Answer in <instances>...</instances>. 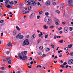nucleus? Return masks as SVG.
<instances>
[{
    "label": "nucleus",
    "instance_id": "1",
    "mask_svg": "<svg viewBox=\"0 0 73 73\" xmlns=\"http://www.w3.org/2000/svg\"><path fill=\"white\" fill-rule=\"evenodd\" d=\"M27 51H24L22 52L21 53L19 54L18 56L20 59H21L23 60H25L27 59V56H25L26 54H27Z\"/></svg>",
    "mask_w": 73,
    "mask_h": 73
},
{
    "label": "nucleus",
    "instance_id": "2",
    "mask_svg": "<svg viewBox=\"0 0 73 73\" xmlns=\"http://www.w3.org/2000/svg\"><path fill=\"white\" fill-rule=\"evenodd\" d=\"M23 46L24 45H29V42H28V39H26L25 40L23 43Z\"/></svg>",
    "mask_w": 73,
    "mask_h": 73
},
{
    "label": "nucleus",
    "instance_id": "3",
    "mask_svg": "<svg viewBox=\"0 0 73 73\" xmlns=\"http://www.w3.org/2000/svg\"><path fill=\"white\" fill-rule=\"evenodd\" d=\"M35 16V13H32L29 16V18L30 19H33L34 17Z\"/></svg>",
    "mask_w": 73,
    "mask_h": 73
},
{
    "label": "nucleus",
    "instance_id": "4",
    "mask_svg": "<svg viewBox=\"0 0 73 73\" xmlns=\"http://www.w3.org/2000/svg\"><path fill=\"white\" fill-rule=\"evenodd\" d=\"M50 17L48 16L46 17L44 19V21L46 23H47V22H48V21L49 20Z\"/></svg>",
    "mask_w": 73,
    "mask_h": 73
},
{
    "label": "nucleus",
    "instance_id": "5",
    "mask_svg": "<svg viewBox=\"0 0 73 73\" xmlns=\"http://www.w3.org/2000/svg\"><path fill=\"white\" fill-rule=\"evenodd\" d=\"M64 33H68V27H65L64 29Z\"/></svg>",
    "mask_w": 73,
    "mask_h": 73
},
{
    "label": "nucleus",
    "instance_id": "6",
    "mask_svg": "<svg viewBox=\"0 0 73 73\" xmlns=\"http://www.w3.org/2000/svg\"><path fill=\"white\" fill-rule=\"evenodd\" d=\"M68 64L69 65H72V64H73V60L72 59L68 61Z\"/></svg>",
    "mask_w": 73,
    "mask_h": 73
},
{
    "label": "nucleus",
    "instance_id": "7",
    "mask_svg": "<svg viewBox=\"0 0 73 73\" xmlns=\"http://www.w3.org/2000/svg\"><path fill=\"white\" fill-rule=\"evenodd\" d=\"M5 5H9L10 3V1H9L8 0H6L5 2Z\"/></svg>",
    "mask_w": 73,
    "mask_h": 73
},
{
    "label": "nucleus",
    "instance_id": "8",
    "mask_svg": "<svg viewBox=\"0 0 73 73\" xmlns=\"http://www.w3.org/2000/svg\"><path fill=\"white\" fill-rule=\"evenodd\" d=\"M34 0H31V1L29 2V3L27 4L28 5H32L33 4Z\"/></svg>",
    "mask_w": 73,
    "mask_h": 73
},
{
    "label": "nucleus",
    "instance_id": "9",
    "mask_svg": "<svg viewBox=\"0 0 73 73\" xmlns=\"http://www.w3.org/2000/svg\"><path fill=\"white\" fill-rule=\"evenodd\" d=\"M46 5L48 6V5H50V1H47L46 3Z\"/></svg>",
    "mask_w": 73,
    "mask_h": 73
},
{
    "label": "nucleus",
    "instance_id": "10",
    "mask_svg": "<svg viewBox=\"0 0 73 73\" xmlns=\"http://www.w3.org/2000/svg\"><path fill=\"white\" fill-rule=\"evenodd\" d=\"M47 24H48V25H50V24H51L52 23V21L51 20H49Z\"/></svg>",
    "mask_w": 73,
    "mask_h": 73
},
{
    "label": "nucleus",
    "instance_id": "11",
    "mask_svg": "<svg viewBox=\"0 0 73 73\" xmlns=\"http://www.w3.org/2000/svg\"><path fill=\"white\" fill-rule=\"evenodd\" d=\"M43 28H44V29H47L48 28V26H47L46 25H45L43 26Z\"/></svg>",
    "mask_w": 73,
    "mask_h": 73
},
{
    "label": "nucleus",
    "instance_id": "12",
    "mask_svg": "<svg viewBox=\"0 0 73 73\" xmlns=\"http://www.w3.org/2000/svg\"><path fill=\"white\" fill-rule=\"evenodd\" d=\"M73 2V0H69L68 1V3L69 4H72Z\"/></svg>",
    "mask_w": 73,
    "mask_h": 73
},
{
    "label": "nucleus",
    "instance_id": "13",
    "mask_svg": "<svg viewBox=\"0 0 73 73\" xmlns=\"http://www.w3.org/2000/svg\"><path fill=\"white\" fill-rule=\"evenodd\" d=\"M12 45V42H9L7 44V46H11Z\"/></svg>",
    "mask_w": 73,
    "mask_h": 73
},
{
    "label": "nucleus",
    "instance_id": "14",
    "mask_svg": "<svg viewBox=\"0 0 73 73\" xmlns=\"http://www.w3.org/2000/svg\"><path fill=\"white\" fill-rule=\"evenodd\" d=\"M20 35H21V33H20L18 34V35L16 36V38H19Z\"/></svg>",
    "mask_w": 73,
    "mask_h": 73
},
{
    "label": "nucleus",
    "instance_id": "15",
    "mask_svg": "<svg viewBox=\"0 0 73 73\" xmlns=\"http://www.w3.org/2000/svg\"><path fill=\"white\" fill-rule=\"evenodd\" d=\"M13 35H14V36H15V35H16V31H13Z\"/></svg>",
    "mask_w": 73,
    "mask_h": 73
},
{
    "label": "nucleus",
    "instance_id": "16",
    "mask_svg": "<svg viewBox=\"0 0 73 73\" xmlns=\"http://www.w3.org/2000/svg\"><path fill=\"white\" fill-rule=\"evenodd\" d=\"M8 63L9 65L11 64L12 63V60H9L8 61Z\"/></svg>",
    "mask_w": 73,
    "mask_h": 73
},
{
    "label": "nucleus",
    "instance_id": "17",
    "mask_svg": "<svg viewBox=\"0 0 73 73\" xmlns=\"http://www.w3.org/2000/svg\"><path fill=\"white\" fill-rule=\"evenodd\" d=\"M40 34H39L38 35V36L39 37H42V33L41 32H40Z\"/></svg>",
    "mask_w": 73,
    "mask_h": 73
},
{
    "label": "nucleus",
    "instance_id": "18",
    "mask_svg": "<svg viewBox=\"0 0 73 73\" xmlns=\"http://www.w3.org/2000/svg\"><path fill=\"white\" fill-rule=\"evenodd\" d=\"M55 21L56 23L57 22L59 23V22H60V20L58 19H56L55 20Z\"/></svg>",
    "mask_w": 73,
    "mask_h": 73
},
{
    "label": "nucleus",
    "instance_id": "19",
    "mask_svg": "<svg viewBox=\"0 0 73 73\" xmlns=\"http://www.w3.org/2000/svg\"><path fill=\"white\" fill-rule=\"evenodd\" d=\"M36 37V35L35 34H33L31 37L32 38H35Z\"/></svg>",
    "mask_w": 73,
    "mask_h": 73
},
{
    "label": "nucleus",
    "instance_id": "20",
    "mask_svg": "<svg viewBox=\"0 0 73 73\" xmlns=\"http://www.w3.org/2000/svg\"><path fill=\"white\" fill-rule=\"evenodd\" d=\"M23 37H24V36L21 35V34H20V35L19 36L20 39H23Z\"/></svg>",
    "mask_w": 73,
    "mask_h": 73
},
{
    "label": "nucleus",
    "instance_id": "21",
    "mask_svg": "<svg viewBox=\"0 0 73 73\" xmlns=\"http://www.w3.org/2000/svg\"><path fill=\"white\" fill-rule=\"evenodd\" d=\"M33 5H36V4H37V2L34 1L33 2Z\"/></svg>",
    "mask_w": 73,
    "mask_h": 73
},
{
    "label": "nucleus",
    "instance_id": "22",
    "mask_svg": "<svg viewBox=\"0 0 73 73\" xmlns=\"http://www.w3.org/2000/svg\"><path fill=\"white\" fill-rule=\"evenodd\" d=\"M43 46H40L39 48V49H40V50H42V49H43Z\"/></svg>",
    "mask_w": 73,
    "mask_h": 73
},
{
    "label": "nucleus",
    "instance_id": "23",
    "mask_svg": "<svg viewBox=\"0 0 73 73\" xmlns=\"http://www.w3.org/2000/svg\"><path fill=\"white\" fill-rule=\"evenodd\" d=\"M13 4H14V2H13V1L11 2L10 3L11 5H13Z\"/></svg>",
    "mask_w": 73,
    "mask_h": 73
},
{
    "label": "nucleus",
    "instance_id": "24",
    "mask_svg": "<svg viewBox=\"0 0 73 73\" xmlns=\"http://www.w3.org/2000/svg\"><path fill=\"white\" fill-rule=\"evenodd\" d=\"M37 53L38 54L40 55V56H41V55H42V53H41V52H38Z\"/></svg>",
    "mask_w": 73,
    "mask_h": 73
},
{
    "label": "nucleus",
    "instance_id": "25",
    "mask_svg": "<svg viewBox=\"0 0 73 73\" xmlns=\"http://www.w3.org/2000/svg\"><path fill=\"white\" fill-rule=\"evenodd\" d=\"M16 29H17V30H18V31H20V29L19 27L18 26H17L16 27Z\"/></svg>",
    "mask_w": 73,
    "mask_h": 73
},
{
    "label": "nucleus",
    "instance_id": "26",
    "mask_svg": "<svg viewBox=\"0 0 73 73\" xmlns=\"http://www.w3.org/2000/svg\"><path fill=\"white\" fill-rule=\"evenodd\" d=\"M63 40H60V41H58V42H60V43H62L63 42Z\"/></svg>",
    "mask_w": 73,
    "mask_h": 73
},
{
    "label": "nucleus",
    "instance_id": "27",
    "mask_svg": "<svg viewBox=\"0 0 73 73\" xmlns=\"http://www.w3.org/2000/svg\"><path fill=\"white\" fill-rule=\"evenodd\" d=\"M6 5V7H7V8H11V5Z\"/></svg>",
    "mask_w": 73,
    "mask_h": 73
},
{
    "label": "nucleus",
    "instance_id": "28",
    "mask_svg": "<svg viewBox=\"0 0 73 73\" xmlns=\"http://www.w3.org/2000/svg\"><path fill=\"white\" fill-rule=\"evenodd\" d=\"M72 46V45L70 44L68 46V48H70Z\"/></svg>",
    "mask_w": 73,
    "mask_h": 73
},
{
    "label": "nucleus",
    "instance_id": "29",
    "mask_svg": "<svg viewBox=\"0 0 73 73\" xmlns=\"http://www.w3.org/2000/svg\"><path fill=\"white\" fill-rule=\"evenodd\" d=\"M49 50H50V48H47L46 49V52H49Z\"/></svg>",
    "mask_w": 73,
    "mask_h": 73
},
{
    "label": "nucleus",
    "instance_id": "30",
    "mask_svg": "<svg viewBox=\"0 0 73 73\" xmlns=\"http://www.w3.org/2000/svg\"><path fill=\"white\" fill-rule=\"evenodd\" d=\"M70 31H72L73 30V27H70Z\"/></svg>",
    "mask_w": 73,
    "mask_h": 73
},
{
    "label": "nucleus",
    "instance_id": "31",
    "mask_svg": "<svg viewBox=\"0 0 73 73\" xmlns=\"http://www.w3.org/2000/svg\"><path fill=\"white\" fill-rule=\"evenodd\" d=\"M31 9H32V7H31L30 6L28 8V11H30V10H31Z\"/></svg>",
    "mask_w": 73,
    "mask_h": 73
},
{
    "label": "nucleus",
    "instance_id": "32",
    "mask_svg": "<svg viewBox=\"0 0 73 73\" xmlns=\"http://www.w3.org/2000/svg\"><path fill=\"white\" fill-rule=\"evenodd\" d=\"M42 13H43V11H41L39 13V15H41V14H42Z\"/></svg>",
    "mask_w": 73,
    "mask_h": 73
},
{
    "label": "nucleus",
    "instance_id": "33",
    "mask_svg": "<svg viewBox=\"0 0 73 73\" xmlns=\"http://www.w3.org/2000/svg\"><path fill=\"white\" fill-rule=\"evenodd\" d=\"M48 35H45L44 36V37L45 38H48Z\"/></svg>",
    "mask_w": 73,
    "mask_h": 73
},
{
    "label": "nucleus",
    "instance_id": "34",
    "mask_svg": "<svg viewBox=\"0 0 73 73\" xmlns=\"http://www.w3.org/2000/svg\"><path fill=\"white\" fill-rule=\"evenodd\" d=\"M45 15L46 16H48L49 15V13L48 12H46L45 13Z\"/></svg>",
    "mask_w": 73,
    "mask_h": 73
},
{
    "label": "nucleus",
    "instance_id": "35",
    "mask_svg": "<svg viewBox=\"0 0 73 73\" xmlns=\"http://www.w3.org/2000/svg\"><path fill=\"white\" fill-rule=\"evenodd\" d=\"M29 2V0H26V3H28Z\"/></svg>",
    "mask_w": 73,
    "mask_h": 73
},
{
    "label": "nucleus",
    "instance_id": "36",
    "mask_svg": "<svg viewBox=\"0 0 73 73\" xmlns=\"http://www.w3.org/2000/svg\"><path fill=\"white\" fill-rule=\"evenodd\" d=\"M57 36H56V35L54 36V39H56V38H57Z\"/></svg>",
    "mask_w": 73,
    "mask_h": 73
},
{
    "label": "nucleus",
    "instance_id": "37",
    "mask_svg": "<svg viewBox=\"0 0 73 73\" xmlns=\"http://www.w3.org/2000/svg\"><path fill=\"white\" fill-rule=\"evenodd\" d=\"M56 12L57 13H58V14H59V13H60V11L58 10H56Z\"/></svg>",
    "mask_w": 73,
    "mask_h": 73
},
{
    "label": "nucleus",
    "instance_id": "38",
    "mask_svg": "<svg viewBox=\"0 0 73 73\" xmlns=\"http://www.w3.org/2000/svg\"><path fill=\"white\" fill-rule=\"evenodd\" d=\"M10 52L9 51H8L6 52V54H9Z\"/></svg>",
    "mask_w": 73,
    "mask_h": 73
},
{
    "label": "nucleus",
    "instance_id": "39",
    "mask_svg": "<svg viewBox=\"0 0 73 73\" xmlns=\"http://www.w3.org/2000/svg\"><path fill=\"white\" fill-rule=\"evenodd\" d=\"M59 22H56L55 24L56 25H59V23H58Z\"/></svg>",
    "mask_w": 73,
    "mask_h": 73
},
{
    "label": "nucleus",
    "instance_id": "40",
    "mask_svg": "<svg viewBox=\"0 0 73 73\" xmlns=\"http://www.w3.org/2000/svg\"><path fill=\"white\" fill-rule=\"evenodd\" d=\"M62 29V27H60V28H58V31H60V30H61Z\"/></svg>",
    "mask_w": 73,
    "mask_h": 73
},
{
    "label": "nucleus",
    "instance_id": "41",
    "mask_svg": "<svg viewBox=\"0 0 73 73\" xmlns=\"http://www.w3.org/2000/svg\"><path fill=\"white\" fill-rule=\"evenodd\" d=\"M45 54H43L42 56V58H43V57H45Z\"/></svg>",
    "mask_w": 73,
    "mask_h": 73
},
{
    "label": "nucleus",
    "instance_id": "42",
    "mask_svg": "<svg viewBox=\"0 0 73 73\" xmlns=\"http://www.w3.org/2000/svg\"><path fill=\"white\" fill-rule=\"evenodd\" d=\"M1 69L2 70H4V67H1Z\"/></svg>",
    "mask_w": 73,
    "mask_h": 73
},
{
    "label": "nucleus",
    "instance_id": "43",
    "mask_svg": "<svg viewBox=\"0 0 73 73\" xmlns=\"http://www.w3.org/2000/svg\"><path fill=\"white\" fill-rule=\"evenodd\" d=\"M54 27V26H51L50 27V28H51V29H52V28H53Z\"/></svg>",
    "mask_w": 73,
    "mask_h": 73
},
{
    "label": "nucleus",
    "instance_id": "44",
    "mask_svg": "<svg viewBox=\"0 0 73 73\" xmlns=\"http://www.w3.org/2000/svg\"><path fill=\"white\" fill-rule=\"evenodd\" d=\"M61 68H64V66L63 65H60Z\"/></svg>",
    "mask_w": 73,
    "mask_h": 73
},
{
    "label": "nucleus",
    "instance_id": "45",
    "mask_svg": "<svg viewBox=\"0 0 73 73\" xmlns=\"http://www.w3.org/2000/svg\"><path fill=\"white\" fill-rule=\"evenodd\" d=\"M65 50H68V47H66L64 48Z\"/></svg>",
    "mask_w": 73,
    "mask_h": 73
},
{
    "label": "nucleus",
    "instance_id": "46",
    "mask_svg": "<svg viewBox=\"0 0 73 73\" xmlns=\"http://www.w3.org/2000/svg\"><path fill=\"white\" fill-rule=\"evenodd\" d=\"M63 65L64 66L65 65H67V63H66V62H65L64 63Z\"/></svg>",
    "mask_w": 73,
    "mask_h": 73
},
{
    "label": "nucleus",
    "instance_id": "47",
    "mask_svg": "<svg viewBox=\"0 0 73 73\" xmlns=\"http://www.w3.org/2000/svg\"><path fill=\"white\" fill-rule=\"evenodd\" d=\"M4 22V20H2L0 21V23H3Z\"/></svg>",
    "mask_w": 73,
    "mask_h": 73
},
{
    "label": "nucleus",
    "instance_id": "48",
    "mask_svg": "<svg viewBox=\"0 0 73 73\" xmlns=\"http://www.w3.org/2000/svg\"><path fill=\"white\" fill-rule=\"evenodd\" d=\"M23 14H25L26 13V11H23Z\"/></svg>",
    "mask_w": 73,
    "mask_h": 73
},
{
    "label": "nucleus",
    "instance_id": "49",
    "mask_svg": "<svg viewBox=\"0 0 73 73\" xmlns=\"http://www.w3.org/2000/svg\"><path fill=\"white\" fill-rule=\"evenodd\" d=\"M40 16H37V19H40Z\"/></svg>",
    "mask_w": 73,
    "mask_h": 73
},
{
    "label": "nucleus",
    "instance_id": "50",
    "mask_svg": "<svg viewBox=\"0 0 73 73\" xmlns=\"http://www.w3.org/2000/svg\"><path fill=\"white\" fill-rule=\"evenodd\" d=\"M70 54H71V56H73V52H71Z\"/></svg>",
    "mask_w": 73,
    "mask_h": 73
},
{
    "label": "nucleus",
    "instance_id": "51",
    "mask_svg": "<svg viewBox=\"0 0 73 73\" xmlns=\"http://www.w3.org/2000/svg\"><path fill=\"white\" fill-rule=\"evenodd\" d=\"M39 68H41V65H39V66L38 65L37 66L36 68H37L39 67Z\"/></svg>",
    "mask_w": 73,
    "mask_h": 73
},
{
    "label": "nucleus",
    "instance_id": "52",
    "mask_svg": "<svg viewBox=\"0 0 73 73\" xmlns=\"http://www.w3.org/2000/svg\"><path fill=\"white\" fill-rule=\"evenodd\" d=\"M40 41H41V39H38V43H39Z\"/></svg>",
    "mask_w": 73,
    "mask_h": 73
},
{
    "label": "nucleus",
    "instance_id": "53",
    "mask_svg": "<svg viewBox=\"0 0 73 73\" xmlns=\"http://www.w3.org/2000/svg\"><path fill=\"white\" fill-rule=\"evenodd\" d=\"M4 24H5V23H3L1 24V26H3V25H4Z\"/></svg>",
    "mask_w": 73,
    "mask_h": 73
},
{
    "label": "nucleus",
    "instance_id": "54",
    "mask_svg": "<svg viewBox=\"0 0 73 73\" xmlns=\"http://www.w3.org/2000/svg\"><path fill=\"white\" fill-rule=\"evenodd\" d=\"M51 46H52V47L53 49L54 48V45L52 44L51 45Z\"/></svg>",
    "mask_w": 73,
    "mask_h": 73
},
{
    "label": "nucleus",
    "instance_id": "55",
    "mask_svg": "<svg viewBox=\"0 0 73 73\" xmlns=\"http://www.w3.org/2000/svg\"><path fill=\"white\" fill-rule=\"evenodd\" d=\"M3 33H1V36L2 37L3 36Z\"/></svg>",
    "mask_w": 73,
    "mask_h": 73
},
{
    "label": "nucleus",
    "instance_id": "56",
    "mask_svg": "<svg viewBox=\"0 0 73 73\" xmlns=\"http://www.w3.org/2000/svg\"><path fill=\"white\" fill-rule=\"evenodd\" d=\"M7 61H8L10 59V58H7Z\"/></svg>",
    "mask_w": 73,
    "mask_h": 73
},
{
    "label": "nucleus",
    "instance_id": "57",
    "mask_svg": "<svg viewBox=\"0 0 73 73\" xmlns=\"http://www.w3.org/2000/svg\"><path fill=\"white\" fill-rule=\"evenodd\" d=\"M26 37H27V38H29V36L28 35H27L26 36Z\"/></svg>",
    "mask_w": 73,
    "mask_h": 73
},
{
    "label": "nucleus",
    "instance_id": "58",
    "mask_svg": "<svg viewBox=\"0 0 73 73\" xmlns=\"http://www.w3.org/2000/svg\"><path fill=\"white\" fill-rule=\"evenodd\" d=\"M26 13H29V11H25Z\"/></svg>",
    "mask_w": 73,
    "mask_h": 73
},
{
    "label": "nucleus",
    "instance_id": "59",
    "mask_svg": "<svg viewBox=\"0 0 73 73\" xmlns=\"http://www.w3.org/2000/svg\"><path fill=\"white\" fill-rule=\"evenodd\" d=\"M53 5H56V3L55 2H54L52 3Z\"/></svg>",
    "mask_w": 73,
    "mask_h": 73
},
{
    "label": "nucleus",
    "instance_id": "60",
    "mask_svg": "<svg viewBox=\"0 0 73 73\" xmlns=\"http://www.w3.org/2000/svg\"><path fill=\"white\" fill-rule=\"evenodd\" d=\"M3 72H4L3 71H0V73H3Z\"/></svg>",
    "mask_w": 73,
    "mask_h": 73
},
{
    "label": "nucleus",
    "instance_id": "61",
    "mask_svg": "<svg viewBox=\"0 0 73 73\" xmlns=\"http://www.w3.org/2000/svg\"><path fill=\"white\" fill-rule=\"evenodd\" d=\"M33 61H32L30 62V64L31 65H32V64H33Z\"/></svg>",
    "mask_w": 73,
    "mask_h": 73
},
{
    "label": "nucleus",
    "instance_id": "62",
    "mask_svg": "<svg viewBox=\"0 0 73 73\" xmlns=\"http://www.w3.org/2000/svg\"><path fill=\"white\" fill-rule=\"evenodd\" d=\"M9 68H11V66L10 65H9L8 66Z\"/></svg>",
    "mask_w": 73,
    "mask_h": 73
},
{
    "label": "nucleus",
    "instance_id": "63",
    "mask_svg": "<svg viewBox=\"0 0 73 73\" xmlns=\"http://www.w3.org/2000/svg\"><path fill=\"white\" fill-rule=\"evenodd\" d=\"M17 73H21V72L20 71H18L17 72Z\"/></svg>",
    "mask_w": 73,
    "mask_h": 73
},
{
    "label": "nucleus",
    "instance_id": "64",
    "mask_svg": "<svg viewBox=\"0 0 73 73\" xmlns=\"http://www.w3.org/2000/svg\"><path fill=\"white\" fill-rule=\"evenodd\" d=\"M32 60V57H30V59H29V60Z\"/></svg>",
    "mask_w": 73,
    "mask_h": 73
}]
</instances>
